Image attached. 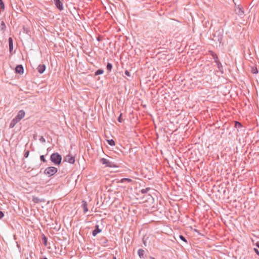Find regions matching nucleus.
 Returning <instances> with one entry per match:
<instances>
[{
	"instance_id": "nucleus-6",
	"label": "nucleus",
	"mask_w": 259,
	"mask_h": 259,
	"mask_svg": "<svg viewBox=\"0 0 259 259\" xmlns=\"http://www.w3.org/2000/svg\"><path fill=\"white\" fill-rule=\"evenodd\" d=\"M25 112L23 110H20L16 116L15 117L18 120L20 121L25 116Z\"/></svg>"
},
{
	"instance_id": "nucleus-42",
	"label": "nucleus",
	"mask_w": 259,
	"mask_h": 259,
	"mask_svg": "<svg viewBox=\"0 0 259 259\" xmlns=\"http://www.w3.org/2000/svg\"><path fill=\"white\" fill-rule=\"evenodd\" d=\"M32 253V251L30 252V255H31V254Z\"/></svg>"
},
{
	"instance_id": "nucleus-17",
	"label": "nucleus",
	"mask_w": 259,
	"mask_h": 259,
	"mask_svg": "<svg viewBox=\"0 0 259 259\" xmlns=\"http://www.w3.org/2000/svg\"><path fill=\"white\" fill-rule=\"evenodd\" d=\"M132 181V179L128 178H123L120 180L121 183H131Z\"/></svg>"
},
{
	"instance_id": "nucleus-30",
	"label": "nucleus",
	"mask_w": 259,
	"mask_h": 259,
	"mask_svg": "<svg viewBox=\"0 0 259 259\" xmlns=\"http://www.w3.org/2000/svg\"><path fill=\"white\" fill-rule=\"evenodd\" d=\"M179 237L184 242H185V243H187V241L186 240V239L185 238V237L183 236V235H180L179 236Z\"/></svg>"
},
{
	"instance_id": "nucleus-4",
	"label": "nucleus",
	"mask_w": 259,
	"mask_h": 259,
	"mask_svg": "<svg viewBox=\"0 0 259 259\" xmlns=\"http://www.w3.org/2000/svg\"><path fill=\"white\" fill-rule=\"evenodd\" d=\"M64 160L69 163L73 164L75 162V158L74 156L69 154L64 157Z\"/></svg>"
},
{
	"instance_id": "nucleus-16",
	"label": "nucleus",
	"mask_w": 259,
	"mask_h": 259,
	"mask_svg": "<svg viewBox=\"0 0 259 259\" xmlns=\"http://www.w3.org/2000/svg\"><path fill=\"white\" fill-rule=\"evenodd\" d=\"M0 29L2 31H3V33H4V32L6 29V26L5 25L4 21H2L1 23Z\"/></svg>"
},
{
	"instance_id": "nucleus-9",
	"label": "nucleus",
	"mask_w": 259,
	"mask_h": 259,
	"mask_svg": "<svg viewBox=\"0 0 259 259\" xmlns=\"http://www.w3.org/2000/svg\"><path fill=\"white\" fill-rule=\"evenodd\" d=\"M19 121H20L18 120V119H17L16 117H15L14 119H12V120L11 121V122L10 124V125H9L10 128H13L15 126V125Z\"/></svg>"
},
{
	"instance_id": "nucleus-24",
	"label": "nucleus",
	"mask_w": 259,
	"mask_h": 259,
	"mask_svg": "<svg viewBox=\"0 0 259 259\" xmlns=\"http://www.w3.org/2000/svg\"><path fill=\"white\" fill-rule=\"evenodd\" d=\"M237 9L238 10V12H237L238 14L242 15L244 14V11L242 8L239 7Z\"/></svg>"
},
{
	"instance_id": "nucleus-18",
	"label": "nucleus",
	"mask_w": 259,
	"mask_h": 259,
	"mask_svg": "<svg viewBox=\"0 0 259 259\" xmlns=\"http://www.w3.org/2000/svg\"><path fill=\"white\" fill-rule=\"evenodd\" d=\"M107 70L110 72L112 68V65L110 63H108L106 66Z\"/></svg>"
},
{
	"instance_id": "nucleus-12",
	"label": "nucleus",
	"mask_w": 259,
	"mask_h": 259,
	"mask_svg": "<svg viewBox=\"0 0 259 259\" xmlns=\"http://www.w3.org/2000/svg\"><path fill=\"white\" fill-rule=\"evenodd\" d=\"M9 51L11 53L13 49V38L11 37L9 38Z\"/></svg>"
},
{
	"instance_id": "nucleus-37",
	"label": "nucleus",
	"mask_w": 259,
	"mask_h": 259,
	"mask_svg": "<svg viewBox=\"0 0 259 259\" xmlns=\"http://www.w3.org/2000/svg\"><path fill=\"white\" fill-rule=\"evenodd\" d=\"M254 252H255L257 255H259V251H258V250L257 249H256V248H254Z\"/></svg>"
},
{
	"instance_id": "nucleus-21",
	"label": "nucleus",
	"mask_w": 259,
	"mask_h": 259,
	"mask_svg": "<svg viewBox=\"0 0 259 259\" xmlns=\"http://www.w3.org/2000/svg\"><path fill=\"white\" fill-rule=\"evenodd\" d=\"M107 142L110 145V146H115V142H114V141L112 139L111 140H107Z\"/></svg>"
},
{
	"instance_id": "nucleus-23",
	"label": "nucleus",
	"mask_w": 259,
	"mask_h": 259,
	"mask_svg": "<svg viewBox=\"0 0 259 259\" xmlns=\"http://www.w3.org/2000/svg\"><path fill=\"white\" fill-rule=\"evenodd\" d=\"M42 241H43V243L45 245V246H47V238L45 236H44L42 237Z\"/></svg>"
},
{
	"instance_id": "nucleus-32",
	"label": "nucleus",
	"mask_w": 259,
	"mask_h": 259,
	"mask_svg": "<svg viewBox=\"0 0 259 259\" xmlns=\"http://www.w3.org/2000/svg\"><path fill=\"white\" fill-rule=\"evenodd\" d=\"M40 159L41 161L44 162H45L46 161V160L45 158V156L44 155H41L40 156Z\"/></svg>"
},
{
	"instance_id": "nucleus-14",
	"label": "nucleus",
	"mask_w": 259,
	"mask_h": 259,
	"mask_svg": "<svg viewBox=\"0 0 259 259\" xmlns=\"http://www.w3.org/2000/svg\"><path fill=\"white\" fill-rule=\"evenodd\" d=\"M82 206L83 209V212L85 213L88 211V204L85 201H82Z\"/></svg>"
},
{
	"instance_id": "nucleus-31",
	"label": "nucleus",
	"mask_w": 259,
	"mask_h": 259,
	"mask_svg": "<svg viewBox=\"0 0 259 259\" xmlns=\"http://www.w3.org/2000/svg\"><path fill=\"white\" fill-rule=\"evenodd\" d=\"M235 126L238 127H242V124L241 123H240L238 121H236L235 122Z\"/></svg>"
},
{
	"instance_id": "nucleus-10",
	"label": "nucleus",
	"mask_w": 259,
	"mask_h": 259,
	"mask_svg": "<svg viewBox=\"0 0 259 259\" xmlns=\"http://www.w3.org/2000/svg\"><path fill=\"white\" fill-rule=\"evenodd\" d=\"M46 69V66L44 64H40L37 67L38 72L41 74Z\"/></svg>"
},
{
	"instance_id": "nucleus-34",
	"label": "nucleus",
	"mask_w": 259,
	"mask_h": 259,
	"mask_svg": "<svg viewBox=\"0 0 259 259\" xmlns=\"http://www.w3.org/2000/svg\"><path fill=\"white\" fill-rule=\"evenodd\" d=\"M39 141L42 143H45L46 142V140L45 139L42 137L41 136L40 139H39Z\"/></svg>"
},
{
	"instance_id": "nucleus-11",
	"label": "nucleus",
	"mask_w": 259,
	"mask_h": 259,
	"mask_svg": "<svg viewBox=\"0 0 259 259\" xmlns=\"http://www.w3.org/2000/svg\"><path fill=\"white\" fill-rule=\"evenodd\" d=\"M101 232V230L99 229V225H97L95 226V229L93 231L92 235L94 236H96L97 234Z\"/></svg>"
},
{
	"instance_id": "nucleus-27",
	"label": "nucleus",
	"mask_w": 259,
	"mask_h": 259,
	"mask_svg": "<svg viewBox=\"0 0 259 259\" xmlns=\"http://www.w3.org/2000/svg\"><path fill=\"white\" fill-rule=\"evenodd\" d=\"M0 7L2 10L5 9V4L3 0H0Z\"/></svg>"
},
{
	"instance_id": "nucleus-38",
	"label": "nucleus",
	"mask_w": 259,
	"mask_h": 259,
	"mask_svg": "<svg viewBox=\"0 0 259 259\" xmlns=\"http://www.w3.org/2000/svg\"><path fill=\"white\" fill-rule=\"evenodd\" d=\"M149 258H150V259H156L155 257H153V256H149Z\"/></svg>"
},
{
	"instance_id": "nucleus-43",
	"label": "nucleus",
	"mask_w": 259,
	"mask_h": 259,
	"mask_svg": "<svg viewBox=\"0 0 259 259\" xmlns=\"http://www.w3.org/2000/svg\"><path fill=\"white\" fill-rule=\"evenodd\" d=\"M26 259H28V258H27Z\"/></svg>"
},
{
	"instance_id": "nucleus-35",
	"label": "nucleus",
	"mask_w": 259,
	"mask_h": 259,
	"mask_svg": "<svg viewBox=\"0 0 259 259\" xmlns=\"http://www.w3.org/2000/svg\"><path fill=\"white\" fill-rule=\"evenodd\" d=\"M125 74L126 75H127V76H131V73H130V72L128 70H125Z\"/></svg>"
},
{
	"instance_id": "nucleus-36",
	"label": "nucleus",
	"mask_w": 259,
	"mask_h": 259,
	"mask_svg": "<svg viewBox=\"0 0 259 259\" xmlns=\"http://www.w3.org/2000/svg\"><path fill=\"white\" fill-rule=\"evenodd\" d=\"M4 216V214L3 211L0 210V219H2Z\"/></svg>"
},
{
	"instance_id": "nucleus-19",
	"label": "nucleus",
	"mask_w": 259,
	"mask_h": 259,
	"mask_svg": "<svg viewBox=\"0 0 259 259\" xmlns=\"http://www.w3.org/2000/svg\"><path fill=\"white\" fill-rule=\"evenodd\" d=\"M251 72L253 74H257L258 73V70L256 67H253L251 68Z\"/></svg>"
},
{
	"instance_id": "nucleus-39",
	"label": "nucleus",
	"mask_w": 259,
	"mask_h": 259,
	"mask_svg": "<svg viewBox=\"0 0 259 259\" xmlns=\"http://www.w3.org/2000/svg\"><path fill=\"white\" fill-rule=\"evenodd\" d=\"M256 246H257V247H258V248H259V242H257V243H256Z\"/></svg>"
},
{
	"instance_id": "nucleus-41",
	"label": "nucleus",
	"mask_w": 259,
	"mask_h": 259,
	"mask_svg": "<svg viewBox=\"0 0 259 259\" xmlns=\"http://www.w3.org/2000/svg\"><path fill=\"white\" fill-rule=\"evenodd\" d=\"M113 259H116V257L115 256H114Z\"/></svg>"
},
{
	"instance_id": "nucleus-33",
	"label": "nucleus",
	"mask_w": 259,
	"mask_h": 259,
	"mask_svg": "<svg viewBox=\"0 0 259 259\" xmlns=\"http://www.w3.org/2000/svg\"><path fill=\"white\" fill-rule=\"evenodd\" d=\"M121 116H122V114L121 113L118 118V121L119 122H122L123 121V119H122Z\"/></svg>"
},
{
	"instance_id": "nucleus-7",
	"label": "nucleus",
	"mask_w": 259,
	"mask_h": 259,
	"mask_svg": "<svg viewBox=\"0 0 259 259\" xmlns=\"http://www.w3.org/2000/svg\"><path fill=\"white\" fill-rule=\"evenodd\" d=\"M23 70H24L23 67L22 65H17L15 68V71L16 73H20V74L23 73Z\"/></svg>"
},
{
	"instance_id": "nucleus-29",
	"label": "nucleus",
	"mask_w": 259,
	"mask_h": 259,
	"mask_svg": "<svg viewBox=\"0 0 259 259\" xmlns=\"http://www.w3.org/2000/svg\"><path fill=\"white\" fill-rule=\"evenodd\" d=\"M216 64H217L218 67L219 69V70L221 71V69L223 68V67L220 61H219L218 62L216 63Z\"/></svg>"
},
{
	"instance_id": "nucleus-3",
	"label": "nucleus",
	"mask_w": 259,
	"mask_h": 259,
	"mask_svg": "<svg viewBox=\"0 0 259 259\" xmlns=\"http://www.w3.org/2000/svg\"><path fill=\"white\" fill-rule=\"evenodd\" d=\"M100 162L102 164L106 165V166L107 167H116L115 164L113 162L110 161V160H109L108 159H107L106 158H102L100 159Z\"/></svg>"
},
{
	"instance_id": "nucleus-13",
	"label": "nucleus",
	"mask_w": 259,
	"mask_h": 259,
	"mask_svg": "<svg viewBox=\"0 0 259 259\" xmlns=\"http://www.w3.org/2000/svg\"><path fill=\"white\" fill-rule=\"evenodd\" d=\"M108 240L105 237H102L100 239V243L103 246H106L107 243H108Z\"/></svg>"
},
{
	"instance_id": "nucleus-2",
	"label": "nucleus",
	"mask_w": 259,
	"mask_h": 259,
	"mask_svg": "<svg viewBox=\"0 0 259 259\" xmlns=\"http://www.w3.org/2000/svg\"><path fill=\"white\" fill-rule=\"evenodd\" d=\"M58 171V169L54 166H50L47 167L45 171L44 174L48 177H51L54 175Z\"/></svg>"
},
{
	"instance_id": "nucleus-26",
	"label": "nucleus",
	"mask_w": 259,
	"mask_h": 259,
	"mask_svg": "<svg viewBox=\"0 0 259 259\" xmlns=\"http://www.w3.org/2000/svg\"><path fill=\"white\" fill-rule=\"evenodd\" d=\"M29 155V150H25L24 153V157L25 158H27Z\"/></svg>"
},
{
	"instance_id": "nucleus-22",
	"label": "nucleus",
	"mask_w": 259,
	"mask_h": 259,
	"mask_svg": "<svg viewBox=\"0 0 259 259\" xmlns=\"http://www.w3.org/2000/svg\"><path fill=\"white\" fill-rule=\"evenodd\" d=\"M33 201L37 203L42 202L41 200L36 197H33Z\"/></svg>"
},
{
	"instance_id": "nucleus-20",
	"label": "nucleus",
	"mask_w": 259,
	"mask_h": 259,
	"mask_svg": "<svg viewBox=\"0 0 259 259\" xmlns=\"http://www.w3.org/2000/svg\"><path fill=\"white\" fill-rule=\"evenodd\" d=\"M104 70L103 69H98L95 72V75H98L103 74Z\"/></svg>"
},
{
	"instance_id": "nucleus-1",
	"label": "nucleus",
	"mask_w": 259,
	"mask_h": 259,
	"mask_svg": "<svg viewBox=\"0 0 259 259\" xmlns=\"http://www.w3.org/2000/svg\"><path fill=\"white\" fill-rule=\"evenodd\" d=\"M50 160L55 165H59L62 160V156L58 153H54L51 154Z\"/></svg>"
},
{
	"instance_id": "nucleus-5",
	"label": "nucleus",
	"mask_w": 259,
	"mask_h": 259,
	"mask_svg": "<svg viewBox=\"0 0 259 259\" xmlns=\"http://www.w3.org/2000/svg\"><path fill=\"white\" fill-rule=\"evenodd\" d=\"M56 8L60 11L64 9L62 2L60 0H54Z\"/></svg>"
},
{
	"instance_id": "nucleus-25",
	"label": "nucleus",
	"mask_w": 259,
	"mask_h": 259,
	"mask_svg": "<svg viewBox=\"0 0 259 259\" xmlns=\"http://www.w3.org/2000/svg\"><path fill=\"white\" fill-rule=\"evenodd\" d=\"M212 56H213V59L214 60V62L215 63H217L219 61H220L219 60V58H218V57L217 56V55L216 54H214V55H212Z\"/></svg>"
},
{
	"instance_id": "nucleus-40",
	"label": "nucleus",
	"mask_w": 259,
	"mask_h": 259,
	"mask_svg": "<svg viewBox=\"0 0 259 259\" xmlns=\"http://www.w3.org/2000/svg\"><path fill=\"white\" fill-rule=\"evenodd\" d=\"M41 259H48V258L46 257H44L42 258H41Z\"/></svg>"
},
{
	"instance_id": "nucleus-15",
	"label": "nucleus",
	"mask_w": 259,
	"mask_h": 259,
	"mask_svg": "<svg viewBox=\"0 0 259 259\" xmlns=\"http://www.w3.org/2000/svg\"><path fill=\"white\" fill-rule=\"evenodd\" d=\"M144 250L143 249H139L138 250V254L141 258H144Z\"/></svg>"
},
{
	"instance_id": "nucleus-28",
	"label": "nucleus",
	"mask_w": 259,
	"mask_h": 259,
	"mask_svg": "<svg viewBox=\"0 0 259 259\" xmlns=\"http://www.w3.org/2000/svg\"><path fill=\"white\" fill-rule=\"evenodd\" d=\"M150 190L149 188H146V189H142L141 192L142 193L144 194L146 193Z\"/></svg>"
},
{
	"instance_id": "nucleus-8",
	"label": "nucleus",
	"mask_w": 259,
	"mask_h": 259,
	"mask_svg": "<svg viewBox=\"0 0 259 259\" xmlns=\"http://www.w3.org/2000/svg\"><path fill=\"white\" fill-rule=\"evenodd\" d=\"M19 121H20L18 120V119H17L16 117H15L14 119H12V120L11 121V122L10 124V125H9L10 128H13L15 126V125Z\"/></svg>"
}]
</instances>
